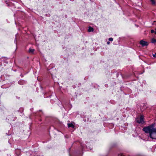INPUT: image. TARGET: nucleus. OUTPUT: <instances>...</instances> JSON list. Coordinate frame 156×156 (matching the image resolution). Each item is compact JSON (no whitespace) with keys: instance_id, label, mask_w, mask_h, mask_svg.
Returning a JSON list of instances; mask_svg holds the SVG:
<instances>
[{"instance_id":"1","label":"nucleus","mask_w":156,"mask_h":156,"mask_svg":"<svg viewBox=\"0 0 156 156\" xmlns=\"http://www.w3.org/2000/svg\"><path fill=\"white\" fill-rule=\"evenodd\" d=\"M146 133H149V136L152 139H156V124H154L143 129Z\"/></svg>"},{"instance_id":"2","label":"nucleus","mask_w":156,"mask_h":156,"mask_svg":"<svg viewBox=\"0 0 156 156\" xmlns=\"http://www.w3.org/2000/svg\"><path fill=\"white\" fill-rule=\"evenodd\" d=\"M136 121V122L139 123L143 124L144 123V116L142 115H141L140 117L137 118Z\"/></svg>"},{"instance_id":"3","label":"nucleus","mask_w":156,"mask_h":156,"mask_svg":"<svg viewBox=\"0 0 156 156\" xmlns=\"http://www.w3.org/2000/svg\"><path fill=\"white\" fill-rule=\"evenodd\" d=\"M140 43L143 47L147 46L148 45V43L147 42L144 41L143 40L140 41Z\"/></svg>"},{"instance_id":"4","label":"nucleus","mask_w":156,"mask_h":156,"mask_svg":"<svg viewBox=\"0 0 156 156\" xmlns=\"http://www.w3.org/2000/svg\"><path fill=\"white\" fill-rule=\"evenodd\" d=\"M68 126L69 127H72L73 128L75 127L74 124L72 123L68 124Z\"/></svg>"},{"instance_id":"5","label":"nucleus","mask_w":156,"mask_h":156,"mask_svg":"<svg viewBox=\"0 0 156 156\" xmlns=\"http://www.w3.org/2000/svg\"><path fill=\"white\" fill-rule=\"evenodd\" d=\"M94 31V29L93 28L91 27H89L88 28V31L89 32H92Z\"/></svg>"},{"instance_id":"6","label":"nucleus","mask_w":156,"mask_h":156,"mask_svg":"<svg viewBox=\"0 0 156 156\" xmlns=\"http://www.w3.org/2000/svg\"><path fill=\"white\" fill-rule=\"evenodd\" d=\"M34 51V49L32 48H30L29 49V52L31 53H33Z\"/></svg>"},{"instance_id":"7","label":"nucleus","mask_w":156,"mask_h":156,"mask_svg":"<svg viewBox=\"0 0 156 156\" xmlns=\"http://www.w3.org/2000/svg\"><path fill=\"white\" fill-rule=\"evenodd\" d=\"M151 42L152 43H155L156 42V39H154V38H152L151 40Z\"/></svg>"},{"instance_id":"8","label":"nucleus","mask_w":156,"mask_h":156,"mask_svg":"<svg viewBox=\"0 0 156 156\" xmlns=\"http://www.w3.org/2000/svg\"><path fill=\"white\" fill-rule=\"evenodd\" d=\"M151 2L153 5H155V0H151Z\"/></svg>"},{"instance_id":"9","label":"nucleus","mask_w":156,"mask_h":156,"mask_svg":"<svg viewBox=\"0 0 156 156\" xmlns=\"http://www.w3.org/2000/svg\"><path fill=\"white\" fill-rule=\"evenodd\" d=\"M109 40L110 41H112L113 38H109Z\"/></svg>"},{"instance_id":"10","label":"nucleus","mask_w":156,"mask_h":156,"mask_svg":"<svg viewBox=\"0 0 156 156\" xmlns=\"http://www.w3.org/2000/svg\"><path fill=\"white\" fill-rule=\"evenodd\" d=\"M119 156H125L122 154H119Z\"/></svg>"},{"instance_id":"11","label":"nucleus","mask_w":156,"mask_h":156,"mask_svg":"<svg viewBox=\"0 0 156 156\" xmlns=\"http://www.w3.org/2000/svg\"><path fill=\"white\" fill-rule=\"evenodd\" d=\"M154 32V31L153 30H151V33H153Z\"/></svg>"},{"instance_id":"12","label":"nucleus","mask_w":156,"mask_h":156,"mask_svg":"<svg viewBox=\"0 0 156 156\" xmlns=\"http://www.w3.org/2000/svg\"><path fill=\"white\" fill-rule=\"evenodd\" d=\"M153 56L154 57H156V53H155L154 55H153Z\"/></svg>"},{"instance_id":"13","label":"nucleus","mask_w":156,"mask_h":156,"mask_svg":"<svg viewBox=\"0 0 156 156\" xmlns=\"http://www.w3.org/2000/svg\"><path fill=\"white\" fill-rule=\"evenodd\" d=\"M107 44H110V42L109 41H108L107 43Z\"/></svg>"},{"instance_id":"14","label":"nucleus","mask_w":156,"mask_h":156,"mask_svg":"<svg viewBox=\"0 0 156 156\" xmlns=\"http://www.w3.org/2000/svg\"><path fill=\"white\" fill-rule=\"evenodd\" d=\"M155 31H154V33L155 34H156V29H155Z\"/></svg>"}]
</instances>
